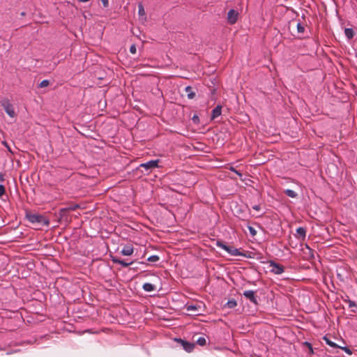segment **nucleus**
Wrapping results in <instances>:
<instances>
[{"label": "nucleus", "instance_id": "nucleus-1", "mask_svg": "<svg viewBox=\"0 0 357 357\" xmlns=\"http://www.w3.org/2000/svg\"><path fill=\"white\" fill-rule=\"evenodd\" d=\"M149 252V248L145 245L135 244V256L137 257L135 258V263L138 265H141L142 268L148 266V264L140 260L145 259L148 255Z\"/></svg>", "mask_w": 357, "mask_h": 357}, {"label": "nucleus", "instance_id": "nucleus-2", "mask_svg": "<svg viewBox=\"0 0 357 357\" xmlns=\"http://www.w3.org/2000/svg\"><path fill=\"white\" fill-rule=\"evenodd\" d=\"M158 160H149L144 163H140L135 167V176H141L142 174L149 173L153 169L158 167Z\"/></svg>", "mask_w": 357, "mask_h": 357}, {"label": "nucleus", "instance_id": "nucleus-3", "mask_svg": "<svg viewBox=\"0 0 357 357\" xmlns=\"http://www.w3.org/2000/svg\"><path fill=\"white\" fill-rule=\"evenodd\" d=\"M26 218L33 224H38L40 225L48 226L50 225L49 220L43 215L39 213H33L30 211H26Z\"/></svg>", "mask_w": 357, "mask_h": 357}, {"label": "nucleus", "instance_id": "nucleus-4", "mask_svg": "<svg viewBox=\"0 0 357 357\" xmlns=\"http://www.w3.org/2000/svg\"><path fill=\"white\" fill-rule=\"evenodd\" d=\"M1 105L4 109L5 112L10 116L14 117L15 116V112L13 108V105L10 102L8 99H4L1 101Z\"/></svg>", "mask_w": 357, "mask_h": 357}, {"label": "nucleus", "instance_id": "nucleus-5", "mask_svg": "<svg viewBox=\"0 0 357 357\" xmlns=\"http://www.w3.org/2000/svg\"><path fill=\"white\" fill-rule=\"evenodd\" d=\"M233 213L235 216L238 217L239 219L242 220H247V215L245 214V211L243 208L242 206L236 204L235 208L233 209Z\"/></svg>", "mask_w": 357, "mask_h": 357}, {"label": "nucleus", "instance_id": "nucleus-6", "mask_svg": "<svg viewBox=\"0 0 357 357\" xmlns=\"http://www.w3.org/2000/svg\"><path fill=\"white\" fill-rule=\"evenodd\" d=\"M243 295L249 300L251 303L255 305H258L257 296H256V291L253 290H247L243 293Z\"/></svg>", "mask_w": 357, "mask_h": 357}, {"label": "nucleus", "instance_id": "nucleus-7", "mask_svg": "<svg viewBox=\"0 0 357 357\" xmlns=\"http://www.w3.org/2000/svg\"><path fill=\"white\" fill-rule=\"evenodd\" d=\"M270 266L272 267V269H271V272L276 274V275H280V274H282L284 271V266H282L281 264H278L276 262H275L274 261H270Z\"/></svg>", "mask_w": 357, "mask_h": 357}, {"label": "nucleus", "instance_id": "nucleus-8", "mask_svg": "<svg viewBox=\"0 0 357 357\" xmlns=\"http://www.w3.org/2000/svg\"><path fill=\"white\" fill-rule=\"evenodd\" d=\"M238 13L234 9H231L227 13V20L230 24H234L238 20Z\"/></svg>", "mask_w": 357, "mask_h": 357}, {"label": "nucleus", "instance_id": "nucleus-9", "mask_svg": "<svg viewBox=\"0 0 357 357\" xmlns=\"http://www.w3.org/2000/svg\"><path fill=\"white\" fill-rule=\"evenodd\" d=\"M138 15H139V21L142 24H144L146 22V14L144 10V8L142 3L138 4Z\"/></svg>", "mask_w": 357, "mask_h": 357}, {"label": "nucleus", "instance_id": "nucleus-10", "mask_svg": "<svg viewBox=\"0 0 357 357\" xmlns=\"http://www.w3.org/2000/svg\"><path fill=\"white\" fill-rule=\"evenodd\" d=\"M176 340L180 342L183 348L188 352H191L195 348L194 343H191L188 341L183 340L181 339H176Z\"/></svg>", "mask_w": 357, "mask_h": 357}, {"label": "nucleus", "instance_id": "nucleus-11", "mask_svg": "<svg viewBox=\"0 0 357 357\" xmlns=\"http://www.w3.org/2000/svg\"><path fill=\"white\" fill-rule=\"evenodd\" d=\"M112 261L114 264H120L125 268H127L128 266L131 265L133 263V261L127 262L126 260L121 259L118 257H112Z\"/></svg>", "mask_w": 357, "mask_h": 357}, {"label": "nucleus", "instance_id": "nucleus-12", "mask_svg": "<svg viewBox=\"0 0 357 357\" xmlns=\"http://www.w3.org/2000/svg\"><path fill=\"white\" fill-rule=\"evenodd\" d=\"M228 253H229L231 256H243L246 257H250L249 256H247L245 254L242 253L237 248H235L233 246H230Z\"/></svg>", "mask_w": 357, "mask_h": 357}, {"label": "nucleus", "instance_id": "nucleus-13", "mask_svg": "<svg viewBox=\"0 0 357 357\" xmlns=\"http://www.w3.org/2000/svg\"><path fill=\"white\" fill-rule=\"evenodd\" d=\"M221 113H222V106L217 105L212 111L211 117V120H213L215 118L220 116Z\"/></svg>", "mask_w": 357, "mask_h": 357}, {"label": "nucleus", "instance_id": "nucleus-14", "mask_svg": "<svg viewBox=\"0 0 357 357\" xmlns=\"http://www.w3.org/2000/svg\"><path fill=\"white\" fill-rule=\"evenodd\" d=\"M200 307V305H186V310L188 312H192L194 313V315H199L200 314V312L198 310V308Z\"/></svg>", "mask_w": 357, "mask_h": 357}, {"label": "nucleus", "instance_id": "nucleus-15", "mask_svg": "<svg viewBox=\"0 0 357 357\" xmlns=\"http://www.w3.org/2000/svg\"><path fill=\"white\" fill-rule=\"evenodd\" d=\"M68 211L67 208H63L59 210V220H66V221L68 220V215H67Z\"/></svg>", "mask_w": 357, "mask_h": 357}, {"label": "nucleus", "instance_id": "nucleus-16", "mask_svg": "<svg viewBox=\"0 0 357 357\" xmlns=\"http://www.w3.org/2000/svg\"><path fill=\"white\" fill-rule=\"evenodd\" d=\"M134 251L133 247L132 245H128L124 247L121 251V254L125 256H129L132 254Z\"/></svg>", "mask_w": 357, "mask_h": 357}, {"label": "nucleus", "instance_id": "nucleus-17", "mask_svg": "<svg viewBox=\"0 0 357 357\" xmlns=\"http://www.w3.org/2000/svg\"><path fill=\"white\" fill-rule=\"evenodd\" d=\"M297 237L304 239L306 236V229L304 227H298L296 229Z\"/></svg>", "mask_w": 357, "mask_h": 357}, {"label": "nucleus", "instance_id": "nucleus-18", "mask_svg": "<svg viewBox=\"0 0 357 357\" xmlns=\"http://www.w3.org/2000/svg\"><path fill=\"white\" fill-rule=\"evenodd\" d=\"M185 91L189 99H193L195 97V93L192 91V88L190 86H186Z\"/></svg>", "mask_w": 357, "mask_h": 357}, {"label": "nucleus", "instance_id": "nucleus-19", "mask_svg": "<svg viewBox=\"0 0 357 357\" xmlns=\"http://www.w3.org/2000/svg\"><path fill=\"white\" fill-rule=\"evenodd\" d=\"M146 257V261H149V263H156L160 260V257L158 255H148Z\"/></svg>", "mask_w": 357, "mask_h": 357}, {"label": "nucleus", "instance_id": "nucleus-20", "mask_svg": "<svg viewBox=\"0 0 357 357\" xmlns=\"http://www.w3.org/2000/svg\"><path fill=\"white\" fill-rule=\"evenodd\" d=\"M347 299H344V302H346V303H347L349 304V307H356V309H352V310H351V312H356V310H357V306H356V304L355 303V302H354V301H353L350 300V299L349 298V296H347Z\"/></svg>", "mask_w": 357, "mask_h": 357}, {"label": "nucleus", "instance_id": "nucleus-21", "mask_svg": "<svg viewBox=\"0 0 357 357\" xmlns=\"http://www.w3.org/2000/svg\"><path fill=\"white\" fill-rule=\"evenodd\" d=\"M142 287L146 291H153L155 289V285L151 283H144Z\"/></svg>", "mask_w": 357, "mask_h": 357}, {"label": "nucleus", "instance_id": "nucleus-22", "mask_svg": "<svg viewBox=\"0 0 357 357\" xmlns=\"http://www.w3.org/2000/svg\"><path fill=\"white\" fill-rule=\"evenodd\" d=\"M345 36L348 39H351L354 36V31L351 28H347L344 30Z\"/></svg>", "mask_w": 357, "mask_h": 357}, {"label": "nucleus", "instance_id": "nucleus-23", "mask_svg": "<svg viewBox=\"0 0 357 357\" xmlns=\"http://www.w3.org/2000/svg\"><path fill=\"white\" fill-rule=\"evenodd\" d=\"M236 305H237V303H236V300H234V299L228 301L227 303L225 304V307L230 308V309L235 307Z\"/></svg>", "mask_w": 357, "mask_h": 357}, {"label": "nucleus", "instance_id": "nucleus-24", "mask_svg": "<svg viewBox=\"0 0 357 357\" xmlns=\"http://www.w3.org/2000/svg\"><path fill=\"white\" fill-rule=\"evenodd\" d=\"M284 194L289 197L294 198L297 196V193L292 190L287 189L284 190Z\"/></svg>", "mask_w": 357, "mask_h": 357}, {"label": "nucleus", "instance_id": "nucleus-25", "mask_svg": "<svg viewBox=\"0 0 357 357\" xmlns=\"http://www.w3.org/2000/svg\"><path fill=\"white\" fill-rule=\"evenodd\" d=\"M324 340L326 341V344L333 348H338L339 347L335 344L333 342H332L331 340H329L328 337H324Z\"/></svg>", "mask_w": 357, "mask_h": 357}, {"label": "nucleus", "instance_id": "nucleus-26", "mask_svg": "<svg viewBox=\"0 0 357 357\" xmlns=\"http://www.w3.org/2000/svg\"><path fill=\"white\" fill-rule=\"evenodd\" d=\"M197 343L200 346H204L206 344V340L205 337H199L197 340Z\"/></svg>", "mask_w": 357, "mask_h": 357}, {"label": "nucleus", "instance_id": "nucleus-27", "mask_svg": "<svg viewBox=\"0 0 357 357\" xmlns=\"http://www.w3.org/2000/svg\"><path fill=\"white\" fill-rule=\"evenodd\" d=\"M68 211H75L77 210V208H79V205L77 204H70L69 205V206L66 207Z\"/></svg>", "mask_w": 357, "mask_h": 357}, {"label": "nucleus", "instance_id": "nucleus-28", "mask_svg": "<svg viewBox=\"0 0 357 357\" xmlns=\"http://www.w3.org/2000/svg\"><path fill=\"white\" fill-rule=\"evenodd\" d=\"M49 84H50V81H49V80H47V79H44V80H43V81L39 84V87H40V88L46 87V86H47Z\"/></svg>", "mask_w": 357, "mask_h": 357}, {"label": "nucleus", "instance_id": "nucleus-29", "mask_svg": "<svg viewBox=\"0 0 357 357\" xmlns=\"http://www.w3.org/2000/svg\"><path fill=\"white\" fill-rule=\"evenodd\" d=\"M297 30L298 33H303L305 31V27L301 23L297 24Z\"/></svg>", "mask_w": 357, "mask_h": 357}, {"label": "nucleus", "instance_id": "nucleus-30", "mask_svg": "<svg viewBox=\"0 0 357 357\" xmlns=\"http://www.w3.org/2000/svg\"><path fill=\"white\" fill-rule=\"evenodd\" d=\"M1 144H2L5 147H6V148H7L8 151L10 153L14 154V152L13 151V150L11 149V148L10 147V146L8 145V144L7 143V142H6V141H3V142H1Z\"/></svg>", "mask_w": 357, "mask_h": 357}, {"label": "nucleus", "instance_id": "nucleus-31", "mask_svg": "<svg viewBox=\"0 0 357 357\" xmlns=\"http://www.w3.org/2000/svg\"><path fill=\"white\" fill-rule=\"evenodd\" d=\"M248 230H249L250 234L252 236H254L257 234V231L255 230V229L254 227H252L251 226H248Z\"/></svg>", "mask_w": 357, "mask_h": 357}, {"label": "nucleus", "instance_id": "nucleus-32", "mask_svg": "<svg viewBox=\"0 0 357 357\" xmlns=\"http://www.w3.org/2000/svg\"><path fill=\"white\" fill-rule=\"evenodd\" d=\"M338 348L344 350L347 354H348L349 355L352 354L351 350L347 347H339Z\"/></svg>", "mask_w": 357, "mask_h": 357}, {"label": "nucleus", "instance_id": "nucleus-33", "mask_svg": "<svg viewBox=\"0 0 357 357\" xmlns=\"http://www.w3.org/2000/svg\"><path fill=\"white\" fill-rule=\"evenodd\" d=\"M192 121L195 123H199V116L197 115V114H195L192 118Z\"/></svg>", "mask_w": 357, "mask_h": 357}, {"label": "nucleus", "instance_id": "nucleus-34", "mask_svg": "<svg viewBox=\"0 0 357 357\" xmlns=\"http://www.w3.org/2000/svg\"><path fill=\"white\" fill-rule=\"evenodd\" d=\"M5 192H6V189H5L4 185H0V197L3 195L5 194Z\"/></svg>", "mask_w": 357, "mask_h": 357}, {"label": "nucleus", "instance_id": "nucleus-35", "mask_svg": "<svg viewBox=\"0 0 357 357\" xmlns=\"http://www.w3.org/2000/svg\"><path fill=\"white\" fill-rule=\"evenodd\" d=\"M216 245H217V246H218L219 248H221L222 249H224V247L226 246V245L222 241H218L216 242Z\"/></svg>", "mask_w": 357, "mask_h": 357}, {"label": "nucleus", "instance_id": "nucleus-36", "mask_svg": "<svg viewBox=\"0 0 357 357\" xmlns=\"http://www.w3.org/2000/svg\"><path fill=\"white\" fill-rule=\"evenodd\" d=\"M101 2L105 8H107L109 6V0H101Z\"/></svg>", "mask_w": 357, "mask_h": 357}, {"label": "nucleus", "instance_id": "nucleus-37", "mask_svg": "<svg viewBox=\"0 0 357 357\" xmlns=\"http://www.w3.org/2000/svg\"><path fill=\"white\" fill-rule=\"evenodd\" d=\"M252 208L256 211H259L261 209V207L259 205H255L252 206Z\"/></svg>", "mask_w": 357, "mask_h": 357}, {"label": "nucleus", "instance_id": "nucleus-38", "mask_svg": "<svg viewBox=\"0 0 357 357\" xmlns=\"http://www.w3.org/2000/svg\"><path fill=\"white\" fill-rule=\"evenodd\" d=\"M130 52L132 53V54H134V44H132L130 47Z\"/></svg>", "mask_w": 357, "mask_h": 357}, {"label": "nucleus", "instance_id": "nucleus-39", "mask_svg": "<svg viewBox=\"0 0 357 357\" xmlns=\"http://www.w3.org/2000/svg\"><path fill=\"white\" fill-rule=\"evenodd\" d=\"M229 248L230 246L226 245V246L224 247V250L228 252Z\"/></svg>", "mask_w": 357, "mask_h": 357}, {"label": "nucleus", "instance_id": "nucleus-40", "mask_svg": "<svg viewBox=\"0 0 357 357\" xmlns=\"http://www.w3.org/2000/svg\"><path fill=\"white\" fill-rule=\"evenodd\" d=\"M79 2H87L89 0H78Z\"/></svg>", "mask_w": 357, "mask_h": 357}, {"label": "nucleus", "instance_id": "nucleus-41", "mask_svg": "<svg viewBox=\"0 0 357 357\" xmlns=\"http://www.w3.org/2000/svg\"><path fill=\"white\" fill-rule=\"evenodd\" d=\"M139 76V74H137V75H135V77H136L135 80L138 79ZM140 76H142V75H140Z\"/></svg>", "mask_w": 357, "mask_h": 357}, {"label": "nucleus", "instance_id": "nucleus-42", "mask_svg": "<svg viewBox=\"0 0 357 357\" xmlns=\"http://www.w3.org/2000/svg\"><path fill=\"white\" fill-rule=\"evenodd\" d=\"M141 273H137L135 275V278H137L140 276Z\"/></svg>", "mask_w": 357, "mask_h": 357}, {"label": "nucleus", "instance_id": "nucleus-43", "mask_svg": "<svg viewBox=\"0 0 357 357\" xmlns=\"http://www.w3.org/2000/svg\"><path fill=\"white\" fill-rule=\"evenodd\" d=\"M139 268L138 266H135V272H137Z\"/></svg>", "mask_w": 357, "mask_h": 357}, {"label": "nucleus", "instance_id": "nucleus-44", "mask_svg": "<svg viewBox=\"0 0 357 357\" xmlns=\"http://www.w3.org/2000/svg\"><path fill=\"white\" fill-rule=\"evenodd\" d=\"M0 181H3V176H0Z\"/></svg>", "mask_w": 357, "mask_h": 357}, {"label": "nucleus", "instance_id": "nucleus-45", "mask_svg": "<svg viewBox=\"0 0 357 357\" xmlns=\"http://www.w3.org/2000/svg\"><path fill=\"white\" fill-rule=\"evenodd\" d=\"M21 15H22V16H24V15H25V13H24V12H22V13H21Z\"/></svg>", "mask_w": 357, "mask_h": 357}, {"label": "nucleus", "instance_id": "nucleus-46", "mask_svg": "<svg viewBox=\"0 0 357 357\" xmlns=\"http://www.w3.org/2000/svg\"><path fill=\"white\" fill-rule=\"evenodd\" d=\"M131 93H132V95L134 94V90L133 89L132 90Z\"/></svg>", "mask_w": 357, "mask_h": 357}, {"label": "nucleus", "instance_id": "nucleus-47", "mask_svg": "<svg viewBox=\"0 0 357 357\" xmlns=\"http://www.w3.org/2000/svg\"><path fill=\"white\" fill-rule=\"evenodd\" d=\"M245 208H247L248 210H250V208H248V206H246Z\"/></svg>", "mask_w": 357, "mask_h": 357}, {"label": "nucleus", "instance_id": "nucleus-48", "mask_svg": "<svg viewBox=\"0 0 357 357\" xmlns=\"http://www.w3.org/2000/svg\"><path fill=\"white\" fill-rule=\"evenodd\" d=\"M245 208H247L248 210H250V208H248V206H246Z\"/></svg>", "mask_w": 357, "mask_h": 357}]
</instances>
